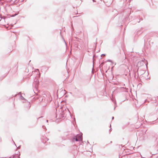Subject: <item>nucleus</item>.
I'll use <instances>...</instances> for the list:
<instances>
[{
	"mask_svg": "<svg viewBox=\"0 0 158 158\" xmlns=\"http://www.w3.org/2000/svg\"><path fill=\"white\" fill-rule=\"evenodd\" d=\"M47 96L45 93L42 94L40 95V105L43 107L46 106L47 105L48 102L47 101Z\"/></svg>",
	"mask_w": 158,
	"mask_h": 158,
	"instance_id": "nucleus-1",
	"label": "nucleus"
},
{
	"mask_svg": "<svg viewBox=\"0 0 158 158\" xmlns=\"http://www.w3.org/2000/svg\"><path fill=\"white\" fill-rule=\"evenodd\" d=\"M39 76L36 77L34 80V85L35 88L37 91V93L39 92Z\"/></svg>",
	"mask_w": 158,
	"mask_h": 158,
	"instance_id": "nucleus-2",
	"label": "nucleus"
},
{
	"mask_svg": "<svg viewBox=\"0 0 158 158\" xmlns=\"http://www.w3.org/2000/svg\"><path fill=\"white\" fill-rule=\"evenodd\" d=\"M76 141L81 140H82V135H78L76 136L75 138Z\"/></svg>",
	"mask_w": 158,
	"mask_h": 158,
	"instance_id": "nucleus-3",
	"label": "nucleus"
},
{
	"mask_svg": "<svg viewBox=\"0 0 158 158\" xmlns=\"http://www.w3.org/2000/svg\"><path fill=\"white\" fill-rule=\"evenodd\" d=\"M145 63L143 61H141L138 62L137 64V66L138 67L142 66L144 65Z\"/></svg>",
	"mask_w": 158,
	"mask_h": 158,
	"instance_id": "nucleus-4",
	"label": "nucleus"
},
{
	"mask_svg": "<svg viewBox=\"0 0 158 158\" xmlns=\"http://www.w3.org/2000/svg\"><path fill=\"white\" fill-rule=\"evenodd\" d=\"M93 2H95V1L94 0H93Z\"/></svg>",
	"mask_w": 158,
	"mask_h": 158,
	"instance_id": "nucleus-5",
	"label": "nucleus"
},
{
	"mask_svg": "<svg viewBox=\"0 0 158 158\" xmlns=\"http://www.w3.org/2000/svg\"><path fill=\"white\" fill-rule=\"evenodd\" d=\"M114 119V117H112V119Z\"/></svg>",
	"mask_w": 158,
	"mask_h": 158,
	"instance_id": "nucleus-6",
	"label": "nucleus"
},
{
	"mask_svg": "<svg viewBox=\"0 0 158 158\" xmlns=\"http://www.w3.org/2000/svg\"><path fill=\"white\" fill-rule=\"evenodd\" d=\"M64 42H65V44H66V43H65V41H64Z\"/></svg>",
	"mask_w": 158,
	"mask_h": 158,
	"instance_id": "nucleus-7",
	"label": "nucleus"
}]
</instances>
